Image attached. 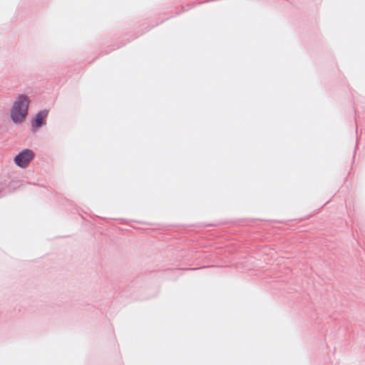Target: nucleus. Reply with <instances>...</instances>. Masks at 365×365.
<instances>
[{
  "label": "nucleus",
  "instance_id": "nucleus-4",
  "mask_svg": "<svg viewBox=\"0 0 365 365\" xmlns=\"http://www.w3.org/2000/svg\"><path fill=\"white\" fill-rule=\"evenodd\" d=\"M195 269H193V268H191V269H189L188 270H195Z\"/></svg>",
  "mask_w": 365,
  "mask_h": 365
},
{
  "label": "nucleus",
  "instance_id": "nucleus-1",
  "mask_svg": "<svg viewBox=\"0 0 365 365\" xmlns=\"http://www.w3.org/2000/svg\"><path fill=\"white\" fill-rule=\"evenodd\" d=\"M30 101L25 94H20L11 110V118L14 123H21L28 113Z\"/></svg>",
  "mask_w": 365,
  "mask_h": 365
},
{
  "label": "nucleus",
  "instance_id": "nucleus-3",
  "mask_svg": "<svg viewBox=\"0 0 365 365\" xmlns=\"http://www.w3.org/2000/svg\"><path fill=\"white\" fill-rule=\"evenodd\" d=\"M48 114V110L43 109L39 110L31 120V130H36L46 124V118Z\"/></svg>",
  "mask_w": 365,
  "mask_h": 365
},
{
  "label": "nucleus",
  "instance_id": "nucleus-2",
  "mask_svg": "<svg viewBox=\"0 0 365 365\" xmlns=\"http://www.w3.org/2000/svg\"><path fill=\"white\" fill-rule=\"evenodd\" d=\"M35 154L33 150L26 148L19 152L14 158L15 164L21 168H25L34 158Z\"/></svg>",
  "mask_w": 365,
  "mask_h": 365
}]
</instances>
